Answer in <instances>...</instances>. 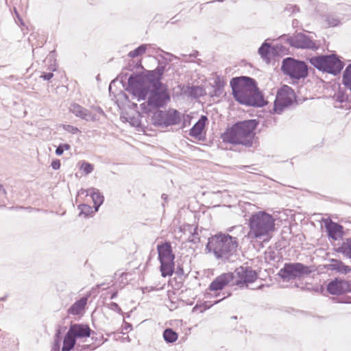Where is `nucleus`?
Segmentation results:
<instances>
[{"mask_svg": "<svg viewBox=\"0 0 351 351\" xmlns=\"http://www.w3.org/2000/svg\"><path fill=\"white\" fill-rule=\"evenodd\" d=\"M154 81L143 71L133 72L128 79L125 90L130 93L137 100H146L149 89L154 85Z\"/></svg>", "mask_w": 351, "mask_h": 351, "instance_id": "6e6552de", "label": "nucleus"}, {"mask_svg": "<svg viewBox=\"0 0 351 351\" xmlns=\"http://www.w3.org/2000/svg\"><path fill=\"white\" fill-rule=\"evenodd\" d=\"M71 149V145L69 143H60L56 147L55 154L57 156H62L64 151L69 150Z\"/></svg>", "mask_w": 351, "mask_h": 351, "instance_id": "a19ab883", "label": "nucleus"}, {"mask_svg": "<svg viewBox=\"0 0 351 351\" xmlns=\"http://www.w3.org/2000/svg\"><path fill=\"white\" fill-rule=\"evenodd\" d=\"M126 121L130 123L131 126L136 128L138 131L144 132L143 125L141 123V119L138 117H136L134 116H130L128 118H126Z\"/></svg>", "mask_w": 351, "mask_h": 351, "instance_id": "e433bc0d", "label": "nucleus"}, {"mask_svg": "<svg viewBox=\"0 0 351 351\" xmlns=\"http://www.w3.org/2000/svg\"><path fill=\"white\" fill-rule=\"evenodd\" d=\"M15 13H16V15L17 19H18V21H19V23H20V25H25V23H24V22H23V21L22 18L20 16L19 14L16 11L15 12Z\"/></svg>", "mask_w": 351, "mask_h": 351, "instance_id": "bf43d9fd", "label": "nucleus"}, {"mask_svg": "<svg viewBox=\"0 0 351 351\" xmlns=\"http://www.w3.org/2000/svg\"><path fill=\"white\" fill-rule=\"evenodd\" d=\"M180 123L181 129H184L186 128L187 126L191 125V120L193 119L192 116L189 114H181L180 112Z\"/></svg>", "mask_w": 351, "mask_h": 351, "instance_id": "ea45409f", "label": "nucleus"}, {"mask_svg": "<svg viewBox=\"0 0 351 351\" xmlns=\"http://www.w3.org/2000/svg\"><path fill=\"white\" fill-rule=\"evenodd\" d=\"M289 108L287 105H284V103L280 101V99H278L276 97L275 101H274V106L272 111L271 112L274 114H280L286 108Z\"/></svg>", "mask_w": 351, "mask_h": 351, "instance_id": "58836bf2", "label": "nucleus"}, {"mask_svg": "<svg viewBox=\"0 0 351 351\" xmlns=\"http://www.w3.org/2000/svg\"><path fill=\"white\" fill-rule=\"evenodd\" d=\"M225 84L226 82L221 77L218 75L217 76L214 81V85L213 86V88L224 89Z\"/></svg>", "mask_w": 351, "mask_h": 351, "instance_id": "49530a36", "label": "nucleus"}, {"mask_svg": "<svg viewBox=\"0 0 351 351\" xmlns=\"http://www.w3.org/2000/svg\"><path fill=\"white\" fill-rule=\"evenodd\" d=\"M223 92L224 89L214 88L213 90L209 93V95L211 97H219L223 95Z\"/></svg>", "mask_w": 351, "mask_h": 351, "instance_id": "8fccbe9b", "label": "nucleus"}, {"mask_svg": "<svg viewBox=\"0 0 351 351\" xmlns=\"http://www.w3.org/2000/svg\"><path fill=\"white\" fill-rule=\"evenodd\" d=\"M65 326L57 325L51 351H86L90 345H77V339L90 337L95 332L86 324L71 323L68 330Z\"/></svg>", "mask_w": 351, "mask_h": 351, "instance_id": "f257e3e1", "label": "nucleus"}, {"mask_svg": "<svg viewBox=\"0 0 351 351\" xmlns=\"http://www.w3.org/2000/svg\"><path fill=\"white\" fill-rule=\"evenodd\" d=\"M308 62L319 71L337 76L342 71L345 63L335 52L319 54L306 58Z\"/></svg>", "mask_w": 351, "mask_h": 351, "instance_id": "0eeeda50", "label": "nucleus"}, {"mask_svg": "<svg viewBox=\"0 0 351 351\" xmlns=\"http://www.w3.org/2000/svg\"><path fill=\"white\" fill-rule=\"evenodd\" d=\"M311 69L303 60L287 57L282 60L280 70L288 76L293 84H298L300 80H304L308 76Z\"/></svg>", "mask_w": 351, "mask_h": 351, "instance_id": "1a4fd4ad", "label": "nucleus"}, {"mask_svg": "<svg viewBox=\"0 0 351 351\" xmlns=\"http://www.w3.org/2000/svg\"><path fill=\"white\" fill-rule=\"evenodd\" d=\"M275 221L274 217L265 211L253 213L247 223L250 228L249 237L269 242L276 230Z\"/></svg>", "mask_w": 351, "mask_h": 351, "instance_id": "20e7f679", "label": "nucleus"}, {"mask_svg": "<svg viewBox=\"0 0 351 351\" xmlns=\"http://www.w3.org/2000/svg\"><path fill=\"white\" fill-rule=\"evenodd\" d=\"M185 226L187 230L191 232V235L187 239V241L193 244H197L200 243V237L198 234V225L193 227L192 224H186Z\"/></svg>", "mask_w": 351, "mask_h": 351, "instance_id": "c85d7f7f", "label": "nucleus"}, {"mask_svg": "<svg viewBox=\"0 0 351 351\" xmlns=\"http://www.w3.org/2000/svg\"><path fill=\"white\" fill-rule=\"evenodd\" d=\"M315 270V265H306L299 262H289L284 264L277 275L283 282H289L292 280L304 278Z\"/></svg>", "mask_w": 351, "mask_h": 351, "instance_id": "9d476101", "label": "nucleus"}, {"mask_svg": "<svg viewBox=\"0 0 351 351\" xmlns=\"http://www.w3.org/2000/svg\"><path fill=\"white\" fill-rule=\"evenodd\" d=\"M87 304L86 298H81L75 301L67 310V313L70 315H80L83 314L85 306Z\"/></svg>", "mask_w": 351, "mask_h": 351, "instance_id": "a878e982", "label": "nucleus"}, {"mask_svg": "<svg viewBox=\"0 0 351 351\" xmlns=\"http://www.w3.org/2000/svg\"><path fill=\"white\" fill-rule=\"evenodd\" d=\"M8 297V294H6L5 295H4V296H3V297H1V298H0V302H4V301H5V300H7Z\"/></svg>", "mask_w": 351, "mask_h": 351, "instance_id": "774afa93", "label": "nucleus"}, {"mask_svg": "<svg viewBox=\"0 0 351 351\" xmlns=\"http://www.w3.org/2000/svg\"><path fill=\"white\" fill-rule=\"evenodd\" d=\"M147 46L148 45L147 44H141L134 50L130 51L128 56L131 58L141 56L146 52Z\"/></svg>", "mask_w": 351, "mask_h": 351, "instance_id": "72a5a7b5", "label": "nucleus"}, {"mask_svg": "<svg viewBox=\"0 0 351 351\" xmlns=\"http://www.w3.org/2000/svg\"><path fill=\"white\" fill-rule=\"evenodd\" d=\"M156 250L158 252V260H175L176 255L173 252L171 243L165 241L158 243Z\"/></svg>", "mask_w": 351, "mask_h": 351, "instance_id": "5701e85b", "label": "nucleus"}, {"mask_svg": "<svg viewBox=\"0 0 351 351\" xmlns=\"http://www.w3.org/2000/svg\"><path fill=\"white\" fill-rule=\"evenodd\" d=\"M141 69L142 71H143V69H145L142 65V60L138 59L135 60L133 58L130 60L128 65L123 68V69H126L127 71H133L134 69Z\"/></svg>", "mask_w": 351, "mask_h": 351, "instance_id": "c9c22d12", "label": "nucleus"}, {"mask_svg": "<svg viewBox=\"0 0 351 351\" xmlns=\"http://www.w3.org/2000/svg\"><path fill=\"white\" fill-rule=\"evenodd\" d=\"M60 127H62L64 130L73 134L80 132V130L77 127L69 124H61Z\"/></svg>", "mask_w": 351, "mask_h": 351, "instance_id": "37998d69", "label": "nucleus"}, {"mask_svg": "<svg viewBox=\"0 0 351 351\" xmlns=\"http://www.w3.org/2000/svg\"><path fill=\"white\" fill-rule=\"evenodd\" d=\"M178 17V15H176L174 16L173 17H172L167 23L166 25H167L168 24H175L178 21H180V19H177Z\"/></svg>", "mask_w": 351, "mask_h": 351, "instance_id": "13d9d810", "label": "nucleus"}, {"mask_svg": "<svg viewBox=\"0 0 351 351\" xmlns=\"http://www.w3.org/2000/svg\"><path fill=\"white\" fill-rule=\"evenodd\" d=\"M332 300L337 303L351 304V296L343 295L341 298H333Z\"/></svg>", "mask_w": 351, "mask_h": 351, "instance_id": "c03bdc74", "label": "nucleus"}, {"mask_svg": "<svg viewBox=\"0 0 351 351\" xmlns=\"http://www.w3.org/2000/svg\"><path fill=\"white\" fill-rule=\"evenodd\" d=\"M53 77V73L51 72H43L42 73L40 77L45 81L50 80Z\"/></svg>", "mask_w": 351, "mask_h": 351, "instance_id": "864d4df0", "label": "nucleus"}, {"mask_svg": "<svg viewBox=\"0 0 351 351\" xmlns=\"http://www.w3.org/2000/svg\"><path fill=\"white\" fill-rule=\"evenodd\" d=\"M208 118L206 115H202L198 121L190 129L189 134L197 141H204L206 139V132L204 128Z\"/></svg>", "mask_w": 351, "mask_h": 351, "instance_id": "412c9836", "label": "nucleus"}, {"mask_svg": "<svg viewBox=\"0 0 351 351\" xmlns=\"http://www.w3.org/2000/svg\"><path fill=\"white\" fill-rule=\"evenodd\" d=\"M187 89L189 96L193 99H198L206 95L205 88L201 86L189 85Z\"/></svg>", "mask_w": 351, "mask_h": 351, "instance_id": "cd10ccee", "label": "nucleus"}, {"mask_svg": "<svg viewBox=\"0 0 351 351\" xmlns=\"http://www.w3.org/2000/svg\"><path fill=\"white\" fill-rule=\"evenodd\" d=\"M69 111L76 117L87 121H96L99 119V117L96 114H93L88 109L76 103L71 104Z\"/></svg>", "mask_w": 351, "mask_h": 351, "instance_id": "4be33fe9", "label": "nucleus"}, {"mask_svg": "<svg viewBox=\"0 0 351 351\" xmlns=\"http://www.w3.org/2000/svg\"><path fill=\"white\" fill-rule=\"evenodd\" d=\"M324 226L327 237L330 242L339 240L343 241L345 239L344 227L338 222L327 219L324 220Z\"/></svg>", "mask_w": 351, "mask_h": 351, "instance_id": "dca6fc26", "label": "nucleus"}, {"mask_svg": "<svg viewBox=\"0 0 351 351\" xmlns=\"http://www.w3.org/2000/svg\"><path fill=\"white\" fill-rule=\"evenodd\" d=\"M162 52L164 53V56L162 55H160V58L162 59V57H166L167 59H171L172 60V58H177L176 56L173 55L172 53H169V52H165L162 51Z\"/></svg>", "mask_w": 351, "mask_h": 351, "instance_id": "4d7b16f0", "label": "nucleus"}, {"mask_svg": "<svg viewBox=\"0 0 351 351\" xmlns=\"http://www.w3.org/2000/svg\"><path fill=\"white\" fill-rule=\"evenodd\" d=\"M178 276H182L184 275V267L182 263H178L176 269H175V272Z\"/></svg>", "mask_w": 351, "mask_h": 351, "instance_id": "603ef678", "label": "nucleus"}, {"mask_svg": "<svg viewBox=\"0 0 351 351\" xmlns=\"http://www.w3.org/2000/svg\"><path fill=\"white\" fill-rule=\"evenodd\" d=\"M276 97L289 107L300 104L294 90L288 85H282L278 90Z\"/></svg>", "mask_w": 351, "mask_h": 351, "instance_id": "f3484780", "label": "nucleus"}, {"mask_svg": "<svg viewBox=\"0 0 351 351\" xmlns=\"http://www.w3.org/2000/svg\"><path fill=\"white\" fill-rule=\"evenodd\" d=\"M235 278L234 273L231 271L223 273L217 276L209 285L208 290L210 291H218L223 289Z\"/></svg>", "mask_w": 351, "mask_h": 351, "instance_id": "a211bd4d", "label": "nucleus"}, {"mask_svg": "<svg viewBox=\"0 0 351 351\" xmlns=\"http://www.w3.org/2000/svg\"><path fill=\"white\" fill-rule=\"evenodd\" d=\"M0 192H2V193L4 195H7V191L6 190L4 189L3 187V185L0 184Z\"/></svg>", "mask_w": 351, "mask_h": 351, "instance_id": "680f3d73", "label": "nucleus"}, {"mask_svg": "<svg viewBox=\"0 0 351 351\" xmlns=\"http://www.w3.org/2000/svg\"><path fill=\"white\" fill-rule=\"evenodd\" d=\"M334 251L342 254L347 258L351 259V237L343 239L339 247H334Z\"/></svg>", "mask_w": 351, "mask_h": 351, "instance_id": "bb28decb", "label": "nucleus"}, {"mask_svg": "<svg viewBox=\"0 0 351 351\" xmlns=\"http://www.w3.org/2000/svg\"><path fill=\"white\" fill-rule=\"evenodd\" d=\"M278 255V253H276V252L271 250L265 252V259L274 261Z\"/></svg>", "mask_w": 351, "mask_h": 351, "instance_id": "de8ad7c7", "label": "nucleus"}, {"mask_svg": "<svg viewBox=\"0 0 351 351\" xmlns=\"http://www.w3.org/2000/svg\"><path fill=\"white\" fill-rule=\"evenodd\" d=\"M118 295V291H112V293H110V299L112 300V299H114L117 297Z\"/></svg>", "mask_w": 351, "mask_h": 351, "instance_id": "052dcab7", "label": "nucleus"}, {"mask_svg": "<svg viewBox=\"0 0 351 351\" xmlns=\"http://www.w3.org/2000/svg\"><path fill=\"white\" fill-rule=\"evenodd\" d=\"M280 38L295 49L317 50L319 48L316 42L303 32H295L292 35L283 34Z\"/></svg>", "mask_w": 351, "mask_h": 351, "instance_id": "f8f14e48", "label": "nucleus"}, {"mask_svg": "<svg viewBox=\"0 0 351 351\" xmlns=\"http://www.w3.org/2000/svg\"><path fill=\"white\" fill-rule=\"evenodd\" d=\"M328 294L335 296H341L351 293V280L341 277L329 279L326 285Z\"/></svg>", "mask_w": 351, "mask_h": 351, "instance_id": "2eb2a0df", "label": "nucleus"}, {"mask_svg": "<svg viewBox=\"0 0 351 351\" xmlns=\"http://www.w3.org/2000/svg\"><path fill=\"white\" fill-rule=\"evenodd\" d=\"M226 297H223L222 299L215 301L213 304H210L208 301H205L204 302H197V304L192 308V312L195 313L197 311H199V313H204L206 310L209 309L211 306L215 304L219 303L222 300L226 298Z\"/></svg>", "mask_w": 351, "mask_h": 351, "instance_id": "c756f323", "label": "nucleus"}, {"mask_svg": "<svg viewBox=\"0 0 351 351\" xmlns=\"http://www.w3.org/2000/svg\"><path fill=\"white\" fill-rule=\"evenodd\" d=\"M105 306H107L110 310L117 312L119 315H124V312L122 311L119 304L116 302H111L110 303L106 304Z\"/></svg>", "mask_w": 351, "mask_h": 351, "instance_id": "79ce46f5", "label": "nucleus"}, {"mask_svg": "<svg viewBox=\"0 0 351 351\" xmlns=\"http://www.w3.org/2000/svg\"><path fill=\"white\" fill-rule=\"evenodd\" d=\"M123 97H124L125 101H127L128 102H130L129 96L126 93H123Z\"/></svg>", "mask_w": 351, "mask_h": 351, "instance_id": "69168bd1", "label": "nucleus"}, {"mask_svg": "<svg viewBox=\"0 0 351 351\" xmlns=\"http://www.w3.org/2000/svg\"><path fill=\"white\" fill-rule=\"evenodd\" d=\"M330 263L319 265L327 271H335L341 275H347L351 272V266L346 265L341 260L337 258H329Z\"/></svg>", "mask_w": 351, "mask_h": 351, "instance_id": "aec40b11", "label": "nucleus"}, {"mask_svg": "<svg viewBox=\"0 0 351 351\" xmlns=\"http://www.w3.org/2000/svg\"><path fill=\"white\" fill-rule=\"evenodd\" d=\"M79 168L85 175L91 173L94 170V165L86 160H80L78 162Z\"/></svg>", "mask_w": 351, "mask_h": 351, "instance_id": "4c0bfd02", "label": "nucleus"}, {"mask_svg": "<svg viewBox=\"0 0 351 351\" xmlns=\"http://www.w3.org/2000/svg\"><path fill=\"white\" fill-rule=\"evenodd\" d=\"M259 121L256 119L237 121L226 128L220 138L224 143L251 147L257 138L256 130Z\"/></svg>", "mask_w": 351, "mask_h": 351, "instance_id": "7ed1b4c3", "label": "nucleus"}, {"mask_svg": "<svg viewBox=\"0 0 351 351\" xmlns=\"http://www.w3.org/2000/svg\"><path fill=\"white\" fill-rule=\"evenodd\" d=\"M232 95L236 101L241 105L254 108H263L268 101L258 88L257 81L251 77L241 75L230 81Z\"/></svg>", "mask_w": 351, "mask_h": 351, "instance_id": "f03ea898", "label": "nucleus"}, {"mask_svg": "<svg viewBox=\"0 0 351 351\" xmlns=\"http://www.w3.org/2000/svg\"><path fill=\"white\" fill-rule=\"evenodd\" d=\"M122 329L125 330H132V324L125 322V319H123V325H122Z\"/></svg>", "mask_w": 351, "mask_h": 351, "instance_id": "5fc2aeb1", "label": "nucleus"}, {"mask_svg": "<svg viewBox=\"0 0 351 351\" xmlns=\"http://www.w3.org/2000/svg\"><path fill=\"white\" fill-rule=\"evenodd\" d=\"M325 290L326 291V288H325L324 286L320 285V286L319 287V293H324V292L325 291Z\"/></svg>", "mask_w": 351, "mask_h": 351, "instance_id": "e2e57ef3", "label": "nucleus"}, {"mask_svg": "<svg viewBox=\"0 0 351 351\" xmlns=\"http://www.w3.org/2000/svg\"><path fill=\"white\" fill-rule=\"evenodd\" d=\"M152 114V123L157 128H167L180 123V111L177 109L159 110Z\"/></svg>", "mask_w": 351, "mask_h": 351, "instance_id": "9b49d317", "label": "nucleus"}, {"mask_svg": "<svg viewBox=\"0 0 351 351\" xmlns=\"http://www.w3.org/2000/svg\"><path fill=\"white\" fill-rule=\"evenodd\" d=\"M289 49L282 44L271 45L264 41L258 49V53L267 64L275 58H280L288 53Z\"/></svg>", "mask_w": 351, "mask_h": 351, "instance_id": "ddd939ff", "label": "nucleus"}, {"mask_svg": "<svg viewBox=\"0 0 351 351\" xmlns=\"http://www.w3.org/2000/svg\"><path fill=\"white\" fill-rule=\"evenodd\" d=\"M285 11L291 12V14L298 12L300 11V8L297 5H291L288 4L285 8Z\"/></svg>", "mask_w": 351, "mask_h": 351, "instance_id": "09e8293b", "label": "nucleus"}, {"mask_svg": "<svg viewBox=\"0 0 351 351\" xmlns=\"http://www.w3.org/2000/svg\"><path fill=\"white\" fill-rule=\"evenodd\" d=\"M82 193H86V195L90 196L93 202V208L95 212L99 210V207L104 204V196L103 193L98 189L91 187L87 189H81Z\"/></svg>", "mask_w": 351, "mask_h": 351, "instance_id": "b1692460", "label": "nucleus"}, {"mask_svg": "<svg viewBox=\"0 0 351 351\" xmlns=\"http://www.w3.org/2000/svg\"><path fill=\"white\" fill-rule=\"evenodd\" d=\"M162 336L167 343L176 342L178 338V334L171 328H167L164 330Z\"/></svg>", "mask_w": 351, "mask_h": 351, "instance_id": "7c9ffc66", "label": "nucleus"}, {"mask_svg": "<svg viewBox=\"0 0 351 351\" xmlns=\"http://www.w3.org/2000/svg\"><path fill=\"white\" fill-rule=\"evenodd\" d=\"M132 313V311H130V312L126 313H124V315L123 316H124L125 317H127V318H130Z\"/></svg>", "mask_w": 351, "mask_h": 351, "instance_id": "338daca9", "label": "nucleus"}, {"mask_svg": "<svg viewBox=\"0 0 351 351\" xmlns=\"http://www.w3.org/2000/svg\"><path fill=\"white\" fill-rule=\"evenodd\" d=\"M125 70V69H123L121 72L117 76V77L111 81V82L110 84V86H109V90L110 91L111 90V85L112 84L115 83L118 80H119L120 83L122 84V86L123 87L124 89H125V88H127L126 87V86H127L126 80L128 79V73L124 71Z\"/></svg>", "mask_w": 351, "mask_h": 351, "instance_id": "f704fd0d", "label": "nucleus"}, {"mask_svg": "<svg viewBox=\"0 0 351 351\" xmlns=\"http://www.w3.org/2000/svg\"><path fill=\"white\" fill-rule=\"evenodd\" d=\"M183 302H184L186 305L192 306L194 303V301H189V300L187 301L182 300Z\"/></svg>", "mask_w": 351, "mask_h": 351, "instance_id": "0e129e2a", "label": "nucleus"}, {"mask_svg": "<svg viewBox=\"0 0 351 351\" xmlns=\"http://www.w3.org/2000/svg\"><path fill=\"white\" fill-rule=\"evenodd\" d=\"M233 273L237 278L234 285L240 288L247 287L248 284L254 282L258 278V272L250 266L241 265Z\"/></svg>", "mask_w": 351, "mask_h": 351, "instance_id": "4468645a", "label": "nucleus"}, {"mask_svg": "<svg viewBox=\"0 0 351 351\" xmlns=\"http://www.w3.org/2000/svg\"><path fill=\"white\" fill-rule=\"evenodd\" d=\"M160 263L159 269L161 276L163 278L171 276L175 272L176 263L175 260H161L158 261Z\"/></svg>", "mask_w": 351, "mask_h": 351, "instance_id": "393cba45", "label": "nucleus"}, {"mask_svg": "<svg viewBox=\"0 0 351 351\" xmlns=\"http://www.w3.org/2000/svg\"><path fill=\"white\" fill-rule=\"evenodd\" d=\"M92 108L94 109V110H95V112H97V113H99L103 116H106L104 111L100 106H92Z\"/></svg>", "mask_w": 351, "mask_h": 351, "instance_id": "6e6d98bb", "label": "nucleus"}, {"mask_svg": "<svg viewBox=\"0 0 351 351\" xmlns=\"http://www.w3.org/2000/svg\"><path fill=\"white\" fill-rule=\"evenodd\" d=\"M146 101L140 104L142 112L149 116L154 112L165 108L171 101L167 84H154L147 95Z\"/></svg>", "mask_w": 351, "mask_h": 351, "instance_id": "423d86ee", "label": "nucleus"}, {"mask_svg": "<svg viewBox=\"0 0 351 351\" xmlns=\"http://www.w3.org/2000/svg\"><path fill=\"white\" fill-rule=\"evenodd\" d=\"M239 246L238 239L228 233L218 232L208 239L206 250L213 253L217 259L228 261L230 257L236 252Z\"/></svg>", "mask_w": 351, "mask_h": 351, "instance_id": "39448f33", "label": "nucleus"}, {"mask_svg": "<svg viewBox=\"0 0 351 351\" xmlns=\"http://www.w3.org/2000/svg\"><path fill=\"white\" fill-rule=\"evenodd\" d=\"M326 21L327 22L328 25L331 27L337 26L340 23L339 19L330 15H327L326 16Z\"/></svg>", "mask_w": 351, "mask_h": 351, "instance_id": "a18cd8bd", "label": "nucleus"}, {"mask_svg": "<svg viewBox=\"0 0 351 351\" xmlns=\"http://www.w3.org/2000/svg\"><path fill=\"white\" fill-rule=\"evenodd\" d=\"M171 62V59H167L166 57H162V60L158 62V65L154 70H147L143 69L145 72L149 75V77L154 81L155 84H165L162 82L163 74L166 69L167 65Z\"/></svg>", "mask_w": 351, "mask_h": 351, "instance_id": "6ab92c4d", "label": "nucleus"}, {"mask_svg": "<svg viewBox=\"0 0 351 351\" xmlns=\"http://www.w3.org/2000/svg\"><path fill=\"white\" fill-rule=\"evenodd\" d=\"M51 167L53 170H58L61 167V162L60 159H53L51 163Z\"/></svg>", "mask_w": 351, "mask_h": 351, "instance_id": "3c124183", "label": "nucleus"}, {"mask_svg": "<svg viewBox=\"0 0 351 351\" xmlns=\"http://www.w3.org/2000/svg\"><path fill=\"white\" fill-rule=\"evenodd\" d=\"M332 99L338 103L342 104L348 101L349 96L346 93V90L339 86L337 91L332 96Z\"/></svg>", "mask_w": 351, "mask_h": 351, "instance_id": "2f4dec72", "label": "nucleus"}, {"mask_svg": "<svg viewBox=\"0 0 351 351\" xmlns=\"http://www.w3.org/2000/svg\"><path fill=\"white\" fill-rule=\"evenodd\" d=\"M77 209L80 210L79 216L83 215L86 218L93 216L95 213V209L93 210V207L86 204H79Z\"/></svg>", "mask_w": 351, "mask_h": 351, "instance_id": "473e14b6", "label": "nucleus"}]
</instances>
